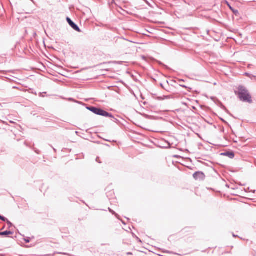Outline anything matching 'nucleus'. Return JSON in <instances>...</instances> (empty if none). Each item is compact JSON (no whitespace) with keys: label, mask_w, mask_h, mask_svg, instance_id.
Instances as JSON below:
<instances>
[{"label":"nucleus","mask_w":256,"mask_h":256,"mask_svg":"<svg viewBox=\"0 0 256 256\" xmlns=\"http://www.w3.org/2000/svg\"><path fill=\"white\" fill-rule=\"evenodd\" d=\"M164 96V100L166 99H170L172 98V96Z\"/></svg>","instance_id":"10"},{"label":"nucleus","mask_w":256,"mask_h":256,"mask_svg":"<svg viewBox=\"0 0 256 256\" xmlns=\"http://www.w3.org/2000/svg\"><path fill=\"white\" fill-rule=\"evenodd\" d=\"M156 100H163L164 96H158L156 98Z\"/></svg>","instance_id":"11"},{"label":"nucleus","mask_w":256,"mask_h":256,"mask_svg":"<svg viewBox=\"0 0 256 256\" xmlns=\"http://www.w3.org/2000/svg\"><path fill=\"white\" fill-rule=\"evenodd\" d=\"M222 156H226L230 158H233L234 157V153L233 152H226L221 154Z\"/></svg>","instance_id":"5"},{"label":"nucleus","mask_w":256,"mask_h":256,"mask_svg":"<svg viewBox=\"0 0 256 256\" xmlns=\"http://www.w3.org/2000/svg\"><path fill=\"white\" fill-rule=\"evenodd\" d=\"M232 236H233L234 237H236V236H237L235 235L234 234H232Z\"/></svg>","instance_id":"21"},{"label":"nucleus","mask_w":256,"mask_h":256,"mask_svg":"<svg viewBox=\"0 0 256 256\" xmlns=\"http://www.w3.org/2000/svg\"><path fill=\"white\" fill-rule=\"evenodd\" d=\"M179 81H180V82H181V81H182V82H184V80H179Z\"/></svg>","instance_id":"22"},{"label":"nucleus","mask_w":256,"mask_h":256,"mask_svg":"<svg viewBox=\"0 0 256 256\" xmlns=\"http://www.w3.org/2000/svg\"><path fill=\"white\" fill-rule=\"evenodd\" d=\"M0 220H2L3 222H6L8 220V219L6 218L5 217L2 216L0 214Z\"/></svg>","instance_id":"9"},{"label":"nucleus","mask_w":256,"mask_h":256,"mask_svg":"<svg viewBox=\"0 0 256 256\" xmlns=\"http://www.w3.org/2000/svg\"><path fill=\"white\" fill-rule=\"evenodd\" d=\"M164 90H166L168 92H170V90H168V88H164Z\"/></svg>","instance_id":"18"},{"label":"nucleus","mask_w":256,"mask_h":256,"mask_svg":"<svg viewBox=\"0 0 256 256\" xmlns=\"http://www.w3.org/2000/svg\"><path fill=\"white\" fill-rule=\"evenodd\" d=\"M222 108H223L224 110H226V108L224 106H222Z\"/></svg>","instance_id":"17"},{"label":"nucleus","mask_w":256,"mask_h":256,"mask_svg":"<svg viewBox=\"0 0 256 256\" xmlns=\"http://www.w3.org/2000/svg\"><path fill=\"white\" fill-rule=\"evenodd\" d=\"M256 78V76H255Z\"/></svg>","instance_id":"26"},{"label":"nucleus","mask_w":256,"mask_h":256,"mask_svg":"<svg viewBox=\"0 0 256 256\" xmlns=\"http://www.w3.org/2000/svg\"><path fill=\"white\" fill-rule=\"evenodd\" d=\"M96 162H98V158L96 159Z\"/></svg>","instance_id":"25"},{"label":"nucleus","mask_w":256,"mask_h":256,"mask_svg":"<svg viewBox=\"0 0 256 256\" xmlns=\"http://www.w3.org/2000/svg\"><path fill=\"white\" fill-rule=\"evenodd\" d=\"M160 86L162 88H165L163 84H160Z\"/></svg>","instance_id":"16"},{"label":"nucleus","mask_w":256,"mask_h":256,"mask_svg":"<svg viewBox=\"0 0 256 256\" xmlns=\"http://www.w3.org/2000/svg\"><path fill=\"white\" fill-rule=\"evenodd\" d=\"M86 108L90 111L96 114L101 116L105 117H112V114L109 113L102 108L95 106H87Z\"/></svg>","instance_id":"2"},{"label":"nucleus","mask_w":256,"mask_h":256,"mask_svg":"<svg viewBox=\"0 0 256 256\" xmlns=\"http://www.w3.org/2000/svg\"><path fill=\"white\" fill-rule=\"evenodd\" d=\"M110 118H112V120L116 124H118V122H119V120L113 116H112V117H110Z\"/></svg>","instance_id":"8"},{"label":"nucleus","mask_w":256,"mask_h":256,"mask_svg":"<svg viewBox=\"0 0 256 256\" xmlns=\"http://www.w3.org/2000/svg\"><path fill=\"white\" fill-rule=\"evenodd\" d=\"M230 9L232 10V12H233V13L236 15V16H238L240 13H239V12L238 10H236V9H234L233 8H232L231 6H230Z\"/></svg>","instance_id":"7"},{"label":"nucleus","mask_w":256,"mask_h":256,"mask_svg":"<svg viewBox=\"0 0 256 256\" xmlns=\"http://www.w3.org/2000/svg\"><path fill=\"white\" fill-rule=\"evenodd\" d=\"M204 176V174L202 172H196L193 174V177L196 180H203Z\"/></svg>","instance_id":"4"},{"label":"nucleus","mask_w":256,"mask_h":256,"mask_svg":"<svg viewBox=\"0 0 256 256\" xmlns=\"http://www.w3.org/2000/svg\"><path fill=\"white\" fill-rule=\"evenodd\" d=\"M127 254H128V255H132V252H128V253H127Z\"/></svg>","instance_id":"19"},{"label":"nucleus","mask_w":256,"mask_h":256,"mask_svg":"<svg viewBox=\"0 0 256 256\" xmlns=\"http://www.w3.org/2000/svg\"><path fill=\"white\" fill-rule=\"evenodd\" d=\"M108 210H109L110 212L112 214H116L115 213V212H114V210H112L111 208H108Z\"/></svg>","instance_id":"12"},{"label":"nucleus","mask_w":256,"mask_h":256,"mask_svg":"<svg viewBox=\"0 0 256 256\" xmlns=\"http://www.w3.org/2000/svg\"><path fill=\"white\" fill-rule=\"evenodd\" d=\"M13 234V232H11V231H8V230H6V231H4V232H0V236H2V237H8V236L10 235V234Z\"/></svg>","instance_id":"6"},{"label":"nucleus","mask_w":256,"mask_h":256,"mask_svg":"<svg viewBox=\"0 0 256 256\" xmlns=\"http://www.w3.org/2000/svg\"><path fill=\"white\" fill-rule=\"evenodd\" d=\"M24 241L26 243H29L30 240L29 238H24Z\"/></svg>","instance_id":"14"},{"label":"nucleus","mask_w":256,"mask_h":256,"mask_svg":"<svg viewBox=\"0 0 256 256\" xmlns=\"http://www.w3.org/2000/svg\"><path fill=\"white\" fill-rule=\"evenodd\" d=\"M10 123H14V122L12 121H10Z\"/></svg>","instance_id":"24"},{"label":"nucleus","mask_w":256,"mask_h":256,"mask_svg":"<svg viewBox=\"0 0 256 256\" xmlns=\"http://www.w3.org/2000/svg\"><path fill=\"white\" fill-rule=\"evenodd\" d=\"M66 21L69 25L76 31L80 32L81 30L78 26L70 18H66Z\"/></svg>","instance_id":"3"},{"label":"nucleus","mask_w":256,"mask_h":256,"mask_svg":"<svg viewBox=\"0 0 256 256\" xmlns=\"http://www.w3.org/2000/svg\"><path fill=\"white\" fill-rule=\"evenodd\" d=\"M238 95L240 100L244 102L252 103V97L248 90L243 86H240L238 88Z\"/></svg>","instance_id":"1"},{"label":"nucleus","mask_w":256,"mask_h":256,"mask_svg":"<svg viewBox=\"0 0 256 256\" xmlns=\"http://www.w3.org/2000/svg\"><path fill=\"white\" fill-rule=\"evenodd\" d=\"M7 224H8L9 227H10L12 226V224L8 220L6 222Z\"/></svg>","instance_id":"13"},{"label":"nucleus","mask_w":256,"mask_h":256,"mask_svg":"<svg viewBox=\"0 0 256 256\" xmlns=\"http://www.w3.org/2000/svg\"><path fill=\"white\" fill-rule=\"evenodd\" d=\"M0 256H4L2 254H0Z\"/></svg>","instance_id":"23"},{"label":"nucleus","mask_w":256,"mask_h":256,"mask_svg":"<svg viewBox=\"0 0 256 256\" xmlns=\"http://www.w3.org/2000/svg\"><path fill=\"white\" fill-rule=\"evenodd\" d=\"M180 86H182V88H187V87H186V86H184V85L180 84Z\"/></svg>","instance_id":"15"},{"label":"nucleus","mask_w":256,"mask_h":256,"mask_svg":"<svg viewBox=\"0 0 256 256\" xmlns=\"http://www.w3.org/2000/svg\"><path fill=\"white\" fill-rule=\"evenodd\" d=\"M137 239H138V242H142L141 240L138 238L137 237Z\"/></svg>","instance_id":"20"}]
</instances>
